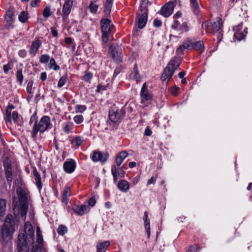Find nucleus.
Here are the masks:
<instances>
[{"instance_id":"obj_44","label":"nucleus","mask_w":252,"mask_h":252,"mask_svg":"<svg viewBox=\"0 0 252 252\" xmlns=\"http://www.w3.org/2000/svg\"><path fill=\"white\" fill-rule=\"evenodd\" d=\"M5 120L9 122H11V110H9L8 108H6L5 111Z\"/></svg>"},{"instance_id":"obj_37","label":"nucleus","mask_w":252,"mask_h":252,"mask_svg":"<svg viewBox=\"0 0 252 252\" xmlns=\"http://www.w3.org/2000/svg\"><path fill=\"white\" fill-rule=\"evenodd\" d=\"M90 11L93 13H95L98 7V5L94 2H92L89 6Z\"/></svg>"},{"instance_id":"obj_54","label":"nucleus","mask_w":252,"mask_h":252,"mask_svg":"<svg viewBox=\"0 0 252 252\" xmlns=\"http://www.w3.org/2000/svg\"><path fill=\"white\" fill-rule=\"evenodd\" d=\"M179 88L176 86L173 87L171 90V93L173 95L176 96L179 92Z\"/></svg>"},{"instance_id":"obj_6","label":"nucleus","mask_w":252,"mask_h":252,"mask_svg":"<svg viewBox=\"0 0 252 252\" xmlns=\"http://www.w3.org/2000/svg\"><path fill=\"white\" fill-rule=\"evenodd\" d=\"M109 52L114 61L118 63L122 62V48L118 44H112L109 48Z\"/></svg>"},{"instance_id":"obj_15","label":"nucleus","mask_w":252,"mask_h":252,"mask_svg":"<svg viewBox=\"0 0 252 252\" xmlns=\"http://www.w3.org/2000/svg\"><path fill=\"white\" fill-rule=\"evenodd\" d=\"M73 211L76 214L79 215V216H82L85 213H87L89 210L90 208L89 206L85 205H82L81 206H77L72 208Z\"/></svg>"},{"instance_id":"obj_47","label":"nucleus","mask_w":252,"mask_h":252,"mask_svg":"<svg viewBox=\"0 0 252 252\" xmlns=\"http://www.w3.org/2000/svg\"><path fill=\"white\" fill-rule=\"evenodd\" d=\"M180 30L182 32H188L189 31V28L186 22H184L182 24V26L180 28Z\"/></svg>"},{"instance_id":"obj_7","label":"nucleus","mask_w":252,"mask_h":252,"mask_svg":"<svg viewBox=\"0 0 252 252\" xmlns=\"http://www.w3.org/2000/svg\"><path fill=\"white\" fill-rule=\"evenodd\" d=\"M141 13H136V25L140 29H142L145 26L148 19V8H140Z\"/></svg>"},{"instance_id":"obj_5","label":"nucleus","mask_w":252,"mask_h":252,"mask_svg":"<svg viewBox=\"0 0 252 252\" xmlns=\"http://www.w3.org/2000/svg\"><path fill=\"white\" fill-rule=\"evenodd\" d=\"M100 23L102 32V40L104 43H106L108 41V35L114 28V26L110 24L111 20L107 18L102 19Z\"/></svg>"},{"instance_id":"obj_51","label":"nucleus","mask_w":252,"mask_h":252,"mask_svg":"<svg viewBox=\"0 0 252 252\" xmlns=\"http://www.w3.org/2000/svg\"><path fill=\"white\" fill-rule=\"evenodd\" d=\"M70 189L69 187H66L65 188V189L63 191V196H67L68 195H70Z\"/></svg>"},{"instance_id":"obj_16","label":"nucleus","mask_w":252,"mask_h":252,"mask_svg":"<svg viewBox=\"0 0 252 252\" xmlns=\"http://www.w3.org/2000/svg\"><path fill=\"white\" fill-rule=\"evenodd\" d=\"M13 15L14 12L13 11V8L11 9H9L6 12L5 17V21L6 22L5 26L7 29H9V27L11 25L13 22Z\"/></svg>"},{"instance_id":"obj_13","label":"nucleus","mask_w":252,"mask_h":252,"mask_svg":"<svg viewBox=\"0 0 252 252\" xmlns=\"http://www.w3.org/2000/svg\"><path fill=\"white\" fill-rule=\"evenodd\" d=\"M173 74L174 70H172L170 67L167 65L161 75V80L162 81H165L167 79V82H168Z\"/></svg>"},{"instance_id":"obj_46","label":"nucleus","mask_w":252,"mask_h":252,"mask_svg":"<svg viewBox=\"0 0 252 252\" xmlns=\"http://www.w3.org/2000/svg\"><path fill=\"white\" fill-rule=\"evenodd\" d=\"M12 64L11 63H8L5 64L3 66V71L4 73H7L8 71L11 69Z\"/></svg>"},{"instance_id":"obj_24","label":"nucleus","mask_w":252,"mask_h":252,"mask_svg":"<svg viewBox=\"0 0 252 252\" xmlns=\"http://www.w3.org/2000/svg\"><path fill=\"white\" fill-rule=\"evenodd\" d=\"M222 25V23L221 19L220 18L218 17L217 18L216 21L214 22L212 24V28H213L214 31H216V32L219 31L220 30Z\"/></svg>"},{"instance_id":"obj_34","label":"nucleus","mask_w":252,"mask_h":252,"mask_svg":"<svg viewBox=\"0 0 252 252\" xmlns=\"http://www.w3.org/2000/svg\"><path fill=\"white\" fill-rule=\"evenodd\" d=\"M16 78L20 84L21 85L23 80V76L22 74V69H19L16 73Z\"/></svg>"},{"instance_id":"obj_59","label":"nucleus","mask_w":252,"mask_h":252,"mask_svg":"<svg viewBox=\"0 0 252 252\" xmlns=\"http://www.w3.org/2000/svg\"><path fill=\"white\" fill-rule=\"evenodd\" d=\"M148 0H141V5H140V8H147V4Z\"/></svg>"},{"instance_id":"obj_52","label":"nucleus","mask_w":252,"mask_h":252,"mask_svg":"<svg viewBox=\"0 0 252 252\" xmlns=\"http://www.w3.org/2000/svg\"><path fill=\"white\" fill-rule=\"evenodd\" d=\"M18 114L17 112L14 111L12 113V119L15 123H17L18 120Z\"/></svg>"},{"instance_id":"obj_10","label":"nucleus","mask_w":252,"mask_h":252,"mask_svg":"<svg viewBox=\"0 0 252 252\" xmlns=\"http://www.w3.org/2000/svg\"><path fill=\"white\" fill-rule=\"evenodd\" d=\"M108 156L109 154L107 153H106L103 155L100 152L94 151L92 159L94 162L100 161L101 162L103 163L107 160Z\"/></svg>"},{"instance_id":"obj_4","label":"nucleus","mask_w":252,"mask_h":252,"mask_svg":"<svg viewBox=\"0 0 252 252\" xmlns=\"http://www.w3.org/2000/svg\"><path fill=\"white\" fill-rule=\"evenodd\" d=\"M51 126L50 117L47 116L42 117L38 124L34 122L32 132V137L35 139L38 131L42 133L48 128H50Z\"/></svg>"},{"instance_id":"obj_2","label":"nucleus","mask_w":252,"mask_h":252,"mask_svg":"<svg viewBox=\"0 0 252 252\" xmlns=\"http://www.w3.org/2000/svg\"><path fill=\"white\" fill-rule=\"evenodd\" d=\"M16 223L14 217L8 214L5 219L1 228L2 238L4 241L8 242L12 238V234L15 231Z\"/></svg>"},{"instance_id":"obj_20","label":"nucleus","mask_w":252,"mask_h":252,"mask_svg":"<svg viewBox=\"0 0 252 252\" xmlns=\"http://www.w3.org/2000/svg\"><path fill=\"white\" fill-rule=\"evenodd\" d=\"M7 200L5 199L0 198V220L5 214Z\"/></svg>"},{"instance_id":"obj_3","label":"nucleus","mask_w":252,"mask_h":252,"mask_svg":"<svg viewBox=\"0 0 252 252\" xmlns=\"http://www.w3.org/2000/svg\"><path fill=\"white\" fill-rule=\"evenodd\" d=\"M16 192L19 198V210L21 217H25L27 215L28 208V200L29 194L28 191L18 187L16 189Z\"/></svg>"},{"instance_id":"obj_36","label":"nucleus","mask_w":252,"mask_h":252,"mask_svg":"<svg viewBox=\"0 0 252 252\" xmlns=\"http://www.w3.org/2000/svg\"><path fill=\"white\" fill-rule=\"evenodd\" d=\"M179 61H180L179 59L177 57H174L171 60L170 62L168 63L167 65L170 67L171 68H173V67L175 66V64Z\"/></svg>"},{"instance_id":"obj_48","label":"nucleus","mask_w":252,"mask_h":252,"mask_svg":"<svg viewBox=\"0 0 252 252\" xmlns=\"http://www.w3.org/2000/svg\"><path fill=\"white\" fill-rule=\"evenodd\" d=\"M33 85V81L32 80L30 81L27 85V91L29 94L32 93V88Z\"/></svg>"},{"instance_id":"obj_30","label":"nucleus","mask_w":252,"mask_h":252,"mask_svg":"<svg viewBox=\"0 0 252 252\" xmlns=\"http://www.w3.org/2000/svg\"><path fill=\"white\" fill-rule=\"evenodd\" d=\"M36 240L39 244L43 243V240L41 236V231L38 226L36 228Z\"/></svg>"},{"instance_id":"obj_42","label":"nucleus","mask_w":252,"mask_h":252,"mask_svg":"<svg viewBox=\"0 0 252 252\" xmlns=\"http://www.w3.org/2000/svg\"><path fill=\"white\" fill-rule=\"evenodd\" d=\"M74 121L77 124H80L83 121V117L82 115H77L74 117Z\"/></svg>"},{"instance_id":"obj_28","label":"nucleus","mask_w":252,"mask_h":252,"mask_svg":"<svg viewBox=\"0 0 252 252\" xmlns=\"http://www.w3.org/2000/svg\"><path fill=\"white\" fill-rule=\"evenodd\" d=\"M130 76L131 77H133V78L135 79L137 81L139 80L140 79V75L139 74L137 64H135L134 65V68H133V72L130 74Z\"/></svg>"},{"instance_id":"obj_61","label":"nucleus","mask_w":252,"mask_h":252,"mask_svg":"<svg viewBox=\"0 0 252 252\" xmlns=\"http://www.w3.org/2000/svg\"><path fill=\"white\" fill-rule=\"evenodd\" d=\"M179 25V22L177 20H175L174 23L171 25L172 29H177Z\"/></svg>"},{"instance_id":"obj_39","label":"nucleus","mask_w":252,"mask_h":252,"mask_svg":"<svg viewBox=\"0 0 252 252\" xmlns=\"http://www.w3.org/2000/svg\"><path fill=\"white\" fill-rule=\"evenodd\" d=\"M3 164H4L5 170L12 169L10 161L8 159H7L6 160H4Z\"/></svg>"},{"instance_id":"obj_23","label":"nucleus","mask_w":252,"mask_h":252,"mask_svg":"<svg viewBox=\"0 0 252 252\" xmlns=\"http://www.w3.org/2000/svg\"><path fill=\"white\" fill-rule=\"evenodd\" d=\"M110 245V243L108 241H105L99 243L97 245V252H105L108 247Z\"/></svg>"},{"instance_id":"obj_41","label":"nucleus","mask_w":252,"mask_h":252,"mask_svg":"<svg viewBox=\"0 0 252 252\" xmlns=\"http://www.w3.org/2000/svg\"><path fill=\"white\" fill-rule=\"evenodd\" d=\"M86 110V107L85 105H78L76 106V112L83 113Z\"/></svg>"},{"instance_id":"obj_64","label":"nucleus","mask_w":252,"mask_h":252,"mask_svg":"<svg viewBox=\"0 0 252 252\" xmlns=\"http://www.w3.org/2000/svg\"><path fill=\"white\" fill-rule=\"evenodd\" d=\"M125 113H126V111L124 108H122L121 109V110L120 111H119V114L121 118H122V117H123L125 116Z\"/></svg>"},{"instance_id":"obj_32","label":"nucleus","mask_w":252,"mask_h":252,"mask_svg":"<svg viewBox=\"0 0 252 252\" xmlns=\"http://www.w3.org/2000/svg\"><path fill=\"white\" fill-rule=\"evenodd\" d=\"M67 79V77L66 75H63L59 80L58 83V86L59 88H61L63 87L66 83V80Z\"/></svg>"},{"instance_id":"obj_25","label":"nucleus","mask_w":252,"mask_h":252,"mask_svg":"<svg viewBox=\"0 0 252 252\" xmlns=\"http://www.w3.org/2000/svg\"><path fill=\"white\" fill-rule=\"evenodd\" d=\"M113 1L106 0L105 4L104 6V12L106 17L110 15L111 9L112 7V3Z\"/></svg>"},{"instance_id":"obj_60","label":"nucleus","mask_w":252,"mask_h":252,"mask_svg":"<svg viewBox=\"0 0 252 252\" xmlns=\"http://www.w3.org/2000/svg\"><path fill=\"white\" fill-rule=\"evenodd\" d=\"M52 34L53 36L57 37L58 35V32L54 27H51V28Z\"/></svg>"},{"instance_id":"obj_26","label":"nucleus","mask_w":252,"mask_h":252,"mask_svg":"<svg viewBox=\"0 0 252 252\" xmlns=\"http://www.w3.org/2000/svg\"><path fill=\"white\" fill-rule=\"evenodd\" d=\"M190 1L192 10L196 14H198L199 13L200 10L199 9V5L197 2V0H190Z\"/></svg>"},{"instance_id":"obj_31","label":"nucleus","mask_w":252,"mask_h":252,"mask_svg":"<svg viewBox=\"0 0 252 252\" xmlns=\"http://www.w3.org/2000/svg\"><path fill=\"white\" fill-rule=\"evenodd\" d=\"M49 68H53L55 70H58L60 69V66L56 64L54 59H51L50 60Z\"/></svg>"},{"instance_id":"obj_11","label":"nucleus","mask_w":252,"mask_h":252,"mask_svg":"<svg viewBox=\"0 0 252 252\" xmlns=\"http://www.w3.org/2000/svg\"><path fill=\"white\" fill-rule=\"evenodd\" d=\"M73 5V0H67L63 6L62 17L63 19H65L71 12Z\"/></svg>"},{"instance_id":"obj_56","label":"nucleus","mask_w":252,"mask_h":252,"mask_svg":"<svg viewBox=\"0 0 252 252\" xmlns=\"http://www.w3.org/2000/svg\"><path fill=\"white\" fill-rule=\"evenodd\" d=\"M40 2V0H32L31 4L32 7H35L38 5Z\"/></svg>"},{"instance_id":"obj_19","label":"nucleus","mask_w":252,"mask_h":252,"mask_svg":"<svg viewBox=\"0 0 252 252\" xmlns=\"http://www.w3.org/2000/svg\"><path fill=\"white\" fill-rule=\"evenodd\" d=\"M128 156L127 153L123 151L119 153L116 158V163L118 166L121 165L124 159Z\"/></svg>"},{"instance_id":"obj_55","label":"nucleus","mask_w":252,"mask_h":252,"mask_svg":"<svg viewBox=\"0 0 252 252\" xmlns=\"http://www.w3.org/2000/svg\"><path fill=\"white\" fill-rule=\"evenodd\" d=\"M95 199L94 197L90 198L88 201L89 205L91 207L94 206L95 205Z\"/></svg>"},{"instance_id":"obj_14","label":"nucleus","mask_w":252,"mask_h":252,"mask_svg":"<svg viewBox=\"0 0 252 252\" xmlns=\"http://www.w3.org/2000/svg\"><path fill=\"white\" fill-rule=\"evenodd\" d=\"M75 167V162L72 159L65 161L63 163V169L67 173H72L74 171Z\"/></svg>"},{"instance_id":"obj_57","label":"nucleus","mask_w":252,"mask_h":252,"mask_svg":"<svg viewBox=\"0 0 252 252\" xmlns=\"http://www.w3.org/2000/svg\"><path fill=\"white\" fill-rule=\"evenodd\" d=\"M154 25L156 27H159L161 25V22L158 19H155L154 21Z\"/></svg>"},{"instance_id":"obj_49","label":"nucleus","mask_w":252,"mask_h":252,"mask_svg":"<svg viewBox=\"0 0 252 252\" xmlns=\"http://www.w3.org/2000/svg\"><path fill=\"white\" fill-rule=\"evenodd\" d=\"M199 248L198 245L191 246L187 250V252H196V250Z\"/></svg>"},{"instance_id":"obj_62","label":"nucleus","mask_w":252,"mask_h":252,"mask_svg":"<svg viewBox=\"0 0 252 252\" xmlns=\"http://www.w3.org/2000/svg\"><path fill=\"white\" fill-rule=\"evenodd\" d=\"M26 54V51L25 50H21L19 52V55L22 58L25 57Z\"/></svg>"},{"instance_id":"obj_9","label":"nucleus","mask_w":252,"mask_h":252,"mask_svg":"<svg viewBox=\"0 0 252 252\" xmlns=\"http://www.w3.org/2000/svg\"><path fill=\"white\" fill-rule=\"evenodd\" d=\"M174 3L172 1L166 3L160 10V14L165 17L172 14L173 11Z\"/></svg>"},{"instance_id":"obj_29","label":"nucleus","mask_w":252,"mask_h":252,"mask_svg":"<svg viewBox=\"0 0 252 252\" xmlns=\"http://www.w3.org/2000/svg\"><path fill=\"white\" fill-rule=\"evenodd\" d=\"M28 13L26 11H22L19 15V20L22 23H25L28 18Z\"/></svg>"},{"instance_id":"obj_22","label":"nucleus","mask_w":252,"mask_h":252,"mask_svg":"<svg viewBox=\"0 0 252 252\" xmlns=\"http://www.w3.org/2000/svg\"><path fill=\"white\" fill-rule=\"evenodd\" d=\"M118 187L119 189L124 192L127 191L129 188V184L126 180L120 181L118 184Z\"/></svg>"},{"instance_id":"obj_43","label":"nucleus","mask_w":252,"mask_h":252,"mask_svg":"<svg viewBox=\"0 0 252 252\" xmlns=\"http://www.w3.org/2000/svg\"><path fill=\"white\" fill-rule=\"evenodd\" d=\"M92 77L93 74L90 72H88L83 76V80L86 82H89Z\"/></svg>"},{"instance_id":"obj_1","label":"nucleus","mask_w":252,"mask_h":252,"mask_svg":"<svg viewBox=\"0 0 252 252\" xmlns=\"http://www.w3.org/2000/svg\"><path fill=\"white\" fill-rule=\"evenodd\" d=\"M34 232L32 225L28 222L25 224L24 230L19 233L17 241L18 252H29V244L34 242Z\"/></svg>"},{"instance_id":"obj_8","label":"nucleus","mask_w":252,"mask_h":252,"mask_svg":"<svg viewBox=\"0 0 252 252\" xmlns=\"http://www.w3.org/2000/svg\"><path fill=\"white\" fill-rule=\"evenodd\" d=\"M185 44L187 45V49H195L196 50L200 51V53L204 50V44L202 41L192 42L188 39L185 42Z\"/></svg>"},{"instance_id":"obj_63","label":"nucleus","mask_w":252,"mask_h":252,"mask_svg":"<svg viewBox=\"0 0 252 252\" xmlns=\"http://www.w3.org/2000/svg\"><path fill=\"white\" fill-rule=\"evenodd\" d=\"M152 134V131L149 128L147 127L145 130V135L146 136H150Z\"/></svg>"},{"instance_id":"obj_50","label":"nucleus","mask_w":252,"mask_h":252,"mask_svg":"<svg viewBox=\"0 0 252 252\" xmlns=\"http://www.w3.org/2000/svg\"><path fill=\"white\" fill-rule=\"evenodd\" d=\"M145 229L146 230V232L148 235V237L149 238L150 236V221L148 223H145Z\"/></svg>"},{"instance_id":"obj_38","label":"nucleus","mask_w":252,"mask_h":252,"mask_svg":"<svg viewBox=\"0 0 252 252\" xmlns=\"http://www.w3.org/2000/svg\"><path fill=\"white\" fill-rule=\"evenodd\" d=\"M57 231L58 234L63 235L67 231V228L65 226L61 225L58 227Z\"/></svg>"},{"instance_id":"obj_27","label":"nucleus","mask_w":252,"mask_h":252,"mask_svg":"<svg viewBox=\"0 0 252 252\" xmlns=\"http://www.w3.org/2000/svg\"><path fill=\"white\" fill-rule=\"evenodd\" d=\"M32 252H45V250L42 247V243L41 244H36L33 246Z\"/></svg>"},{"instance_id":"obj_18","label":"nucleus","mask_w":252,"mask_h":252,"mask_svg":"<svg viewBox=\"0 0 252 252\" xmlns=\"http://www.w3.org/2000/svg\"><path fill=\"white\" fill-rule=\"evenodd\" d=\"M109 117L110 120L113 122H117L121 119L119 114V111L113 109L109 110Z\"/></svg>"},{"instance_id":"obj_12","label":"nucleus","mask_w":252,"mask_h":252,"mask_svg":"<svg viewBox=\"0 0 252 252\" xmlns=\"http://www.w3.org/2000/svg\"><path fill=\"white\" fill-rule=\"evenodd\" d=\"M140 96L142 99H144L145 100H149L153 97L152 94L148 90V86L146 83H145L141 89ZM143 99H142V102H143Z\"/></svg>"},{"instance_id":"obj_35","label":"nucleus","mask_w":252,"mask_h":252,"mask_svg":"<svg viewBox=\"0 0 252 252\" xmlns=\"http://www.w3.org/2000/svg\"><path fill=\"white\" fill-rule=\"evenodd\" d=\"M5 175L7 182H11L12 181V169L5 170Z\"/></svg>"},{"instance_id":"obj_58","label":"nucleus","mask_w":252,"mask_h":252,"mask_svg":"<svg viewBox=\"0 0 252 252\" xmlns=\"http://www.w3.org/2000/svg\"><path fill=\"white\" fill-rule=\"evenodd\" d=\"M33 121L37 122V116L35 113L32 116L29 122L30 124L31 125Z\"/></svg>"},{"instance_id":"obj_45","label":"nucleus","mask_w":252,"mask_h":252,"mask_svg":"<svg viewBox=\"0 0 252 252\" xmlns=\"http://www.w3.org/2000/svg\"><path fill=\"white\" fill-rule=\"evenodd\" d=\"M185 49H187V45H186L185 42L184 44L180 45L178 47V48L177 50V52L178 53H182Z\"/></svg>"},{"instance_id":"obj_17","label":"nucleus","mask_w":252,"mask_h":252,"mask_svg":"<svg viewBox=\"0 0 252 252\" xmlns=\"http://www.w3.org/2000/svg\"><path fill=\"white\" fill-rule=\"evenodd\" d=\"M41 44V42L39 39H36L33 41L30 49V53L35 55Z\"/></svg>"},{"instance_id":"obj_33","label":"nucleus","mask_w":252,"mask_h":252,"mask_svg":"<svg viewBox=\"0 0 252 252\" xmlns=\"http://www.w3.org/2000/svg\"><path fill=\"white\" fill-rule=\"evenodd\" d=\"M50 60V57L48 55H42L40 56L39 61L41 63H46Z\"/></svg>"},{"instance_id":"obj_21","label":"nucleus","mask_w":252,"mask_h":252,"mask_svg":"<svg viewBox=\"0 0 252 252\" xmlns=\"http://www.w3.org/2000/svg\"><path fill=\"white\" fill-rule=\"evenodd\" d=\"M33 176L36 180V184L39 190L41 189L42 187L40 175L36 168L33 171Z\"/></svg>"},{"instance_id":"obj_40","label":"nucleus","mask_w":252,"mask_h":252,"mask_svg":"<svg viewBox=\"0 0 252 252\" xmlns=\"http://www.w3.org/2000/svg\"><path fill=\"white\" fill-rule=\"evenodd\" d=\"M51 15L50 9L48 7H46L43 11V15L44 17L47 18Z\"/></svg>"},{"instance_id":"obj_53","label":"nucleus","mask_w":252,"mask_h":252,"mask_svg":"<svg viewBox=\"0 0 252 252\" xmlns=\"http://www.w3.org/2000/svg\"><path fill=\"white\" fill-rule=\"evenodd\" d=\"M83 140L80 137H77L75 138V142L77 148H78L82 143Z\"/></svg>"}]
</instances>
